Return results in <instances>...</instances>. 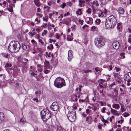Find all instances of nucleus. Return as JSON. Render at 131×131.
<instances>
[{"mask_svg": "<svg viewBox=\"0 0 131 131\" xmlns=\"http://www.w3.org/2000/svg\"><path fill=\"white\" fill-rule=\"evenodd\" d=\"M20 45L19 42L16 41H12L9 44L8 49L11 52L14 53L18 52L20 49Z\"/></svg>", "mask_w": 131, "mask_h": 131, "instance_id": "nucleus-1", "label": "nucleus"}, {"mask_svg": "<svg viewBox=\"0 0 131 131\" xmlns=\"http://www.w3.org/2000/svg\"><path fill=\"white\" fill-rule=\"evenodd\" d=\"M41 117L43 121L46 122L50 118L51 114L49 112L48 110L44 109L41 111L40 113Z\"/></svg>", "mask_w": 131, "mask_h": 131, "instance_id": "nucleus-2", "label": "nucleus"}, {"mask_svg": "<svg viewBox=\"0 0 131 131\" xmlns=\"http://www.w3.org/2000/svg\"><path fill=\"white\" fill-rule=\"evenodd\" d=\"M54 85L58 88H60L65 86V82L64 80L60 77H58L55 80Z\"/></svg>", "mask_w": 131, "mask_h": 131, "instance_id": "nucleus-3", "label": "nucleus"}, {"mask_svg": "<svg viewBox=\"0 0 131 131\" xmlns=\"http://www.w3.org/2000/svg\"><path fill=\"white\" fill-rule=\"evenodd\" d=\"M76 112L74 110L72 109L71 111H69L67 115L68 119L71 122H74L76 119Z\"/></svg>", "mask_w": 131, "mask_h": 131, "instance_id": "nucleus-4", "label": "nucleus"}, {"mask_svg": "<svg viewBox=\"0 0 131 131\" xmlns=\"http://www.w3.org/2000/svg\"><path fill=\"white\" fill-rule=\"evenodd\" d=\"M94 42L96 46L98 48H100L105 45L104 39L101 37L96 39Z\"/></svg>", "mask_w": 131, "mask_h": 131, "instance_id": "nucleus-5", "label": "nucleus"}, {"mask_svg": "<svg viewBox=\"0 0 131 131\" xmlns=\"http://www.w3.org/2000/svg\"><path fill=\"white\" fill-rule=\"evenodd\" d=\"M108 20L110 23L112 24L113 27L115 26L116 24L117 20L116 18L113 15H111L108 18Z\"/></svg>", "mask_w": 131, "mask_h": 131, "instance_id": "nucleus-6", "label": "nucleus"}, {"mask_svg": "<svg viewBox=\"0 0 131 131\" xmlns=\"http://www.w3.org/2000/svg\"><path fill=\"white\" fill-rule=\"evenodd\" d=\"M50 108L51 109L54 111H58L59 108L58 104L56 102L53 103L50 106Z\"/></svg>", "mask_w": 131, "mask_h": 131, "instance_id": "nucleus-7", "label": "nucleus"}, {"mask_svg": "<svg viewBox=\"0 0 131 131\" xmlns=\"http://www.w3.org/2000/svg\"><path fill=\"white\" fill-rule=\"evenodd\" d=\"M113 48L115 49H118L119 46V42L117 41H115L112 43Z\"/></svg>", "mask_w": 131, "mask_h": 131, "instance_id": "nucleus-8", "label": "nucleus"}, {"mask_svg": "<svg viewBox=\"0 0 131 131\" xmlns=\"http://www.w3.org/2000/svg\"><path fill=\"white\" fill-rule=\"evenodd\" d=\"M72 51L71 50H69L68 51V58L69 61L71 60V58L72 57Z\"/></svg>", "mask_w": 131, "mask_h": 131, "instance_id": "nucleus-9", "label": "nucleus"}, {"mask_svg": "<svg viewBox=\"0 0 131 131\" xmlns=\"http://www.w3.org/2000/svg\"><path fill=\"white\" fill-rule=\"evenodd\" d=\"M109 23V22L108 21V20H106L105 23V25L106 27L107 28H110L113 27V25H112V24L110 23L109 24L108 23Z\"/></svg>", "mask_w": 131, "mask_h": 131, "instance_id": "nucleus-10", "label": "nucleus"}, {"mask_svg": "<svg viewBox=\"0 0 131 131\" xmlns=\"http://www.w3.org/2000/svg\"><path fill=\"white\" fill-rule=\"evenodd\" d=\"M118 13L121 14H123L124 13V10L122 8H119L118 9Z\"/></svg>", "mask_w": 131, "mask_h": 131, "instance_id": "nucleus-11", "label": "nucleus"}, {"mask_svg": "<svg viewBox=\"0 0 131 131\" xmlns=\"http://www.w3.org/2000/svg\"><path fill=\"white\" fill-rule=\"evenodd\" d=\"M34 2L35 3L36 6L39 7H40V3L39 2H37V0H34Z\"/></svg>", "mask_w": 131, "mask_h": 131, "instance_id": "nucleus-12", "label": "nucleus"}, {"mask_svg": "<svg viewBox=\"0 0 131 131\" xmlns=\"http://www.w3.org/2000/svg\"><path fill=\"white\" fill-rule=\"evenodd\" d=\"M38 52L39 53L38 54L39 56L41 58L42 56V51L41 50V49H38Z\"/></svg>", "mask_w": 131, "mask_h": 131, "instance_id": "nucleus-13", "label": "nucleus"}, {"mask_svg": "<svg viewBox=\"0 0 131 131\" xmlns=\"http://www.w3.org/2000/svg\"><path fill=\"white\" fill-rule=\"evenodd\" d=\"M25 122V120L24 118H21L19 121V123L21 124H24Z\"/></svg>", "mask_w": 131, "mask_h": 131, "instance_id": "nucleus-14", "label": "nucleus"}, {"mask_svg": "<svg viewBox=\"0 0 131 131\" xmlns=\"http://www.w3.org/2000/svg\"><path fill=\"white\" fill-rule=\"evenodd\" d=\"M4 114L2 112H0V120L2 121L4 119Z\"/></svg>", "mask_w": 131, "mask_h": 131, "instance_id": "nucleus-15", "label": "nucleus"}, {"mask_svg": "<svg viewBox=\"0 0 131 131\" xmlns=\"http://www.w3.org/2000/svg\"><path fill=\"white\" fill-rule=\"evenodd\" d=\"M113 107L114 108L118 109L119 108V106L118 104H115L113 105Z\"/></svg>", "mask_w": 131, "mask_h": 131, "instance_id": "nucleus-16", "label": "nucleus"}, {"mask_svg": "<svg viewBox=\"0 0 131 131\" xmlns=\"http://www.w3.org/2000/svg\"><path fill=\"white\" fill-rule=\"evenodd\" d=\"M82 72L83 73H87L89 72H91V70H86L84 69L82 70Z\"/></svg>", "mask_w": 131, "mask_h": 131, "instance_id": "nucleus-17", "label": "nucleus"}, {"mask_svg": "<svg viewBox=\"0 0 131 131\" xmlns=\"http://www.w3.org/2000/svg\"><path fill=\"white\" fill-rule=\"evenodd\" d=\"M113 75L116 78L119 79V75L118 73H113Z\"/></svg>", "mask_w": 131, "mask_h": 131, "instance_id": "nucleus-18", "label": "nucleus"}, {"mask_svg": "<svg viewBox=\"0 0 131 131\" xmlns=\"http://www.w3.org/2000/svg\"><path fill=\"white\" fill-rule=\"evenodd\" d=\"M8 10L10 12H12L13 11V7L12 6H9L8 8H7Z\"/></svg>", "mask_w": 131, "mask_h": 131, "instance_id": "nucleus-19", "label": "nucleus"}, {"mask_svg": "<svg viewBox=\"0 0 131 131\" xmlns=\"http://www.w3.org/2000/svg\"><path fill=\"white\" fill-rule=\"evenodd\" d=\"M2 55L3 57L6 58H8L9 57V56L8 54L3 53H2Z\"/></svg>", "mask_w": 131, "mask_h": 131, "instance_id": "nucleus-20", "label": "nucleus"}, {"mask_svg": "<svg viewBox=\"0 0 131 131\" xmlns=\"http://www.w3.org/2000/svg\"><path fill=\"white\" fill-rule=\"evenodd\" d=\"M129 79H130V78L128 75L127 74L125 75L124 78V79L125 80H126Z\"/></svg>", "mask_w": 131, "mask_h": 131, "instance_id": "nucleus-21", "label": "nucleus"}, {"mask_svg": "<svg viewBox=\"0 0 131 131\" xmlns=\"http://www.w3.org/2000/svg\"><path fill=\"white\" fill-rule=\"evenodd\" d=\"M128 41L129 43H131V34L129 35Z\"/></svg>", "mask_w": 131, "mask_h": 131, "instance_id": "nucleus-22", "label": "nucleus"}, {"mask_svg": "<svg viewBox=\"0 0 131 131\" xmlns=\"http://www.w3.org/2000/svg\"><path fill=\"white\" fill-rule=\"evenodd\" d=\"M93 4L95 5L97 7H98L99 6V4L97 3V1H93Z\"/></svg>", "mask_w": 131, "mask_h": 131, "instance_id": "nucleus-23", "label": "nucleus"}, {"mask_svg": "<svg viewBox=\"0 0 131 131\" xmlns=\"http://www.w3.org/2000/svg\"><path fill=\"white\" fill-rule=\"evenodd\" d=\"M22 48L24 49H26L27 48V46L24 43H23L22 44Z\"/></svg>", "mask_w": 131, "mask_h": 131, "instance_id": "nucleus-24", "label": "nucleus"}, {"mask_svg": "<svg viewBox=\"0 0 131 131\" xmlns=\"http://www.w3.org/2000/svg\"><path fill=\"white\" fill-rule=\"evenodd\" d=\"M86 12L88 14H90L91 12V9L90 8H89L86 11Z\"/></svg>", "mask_w": 131, "mask_h": 131, "instance_id": "nucleus-25", "label": "nucleus"}, {"mask_svg": "<svg viewBox=\"0 0 131 131\" xmlns=\"http://www.w3.org/2000/svg\"><path fill=\"white\" fill-rule=\"evenodd\" d=\"M46 57H50V54L51 53L50 52L48 53V52H46Z\"/></svg>", "mask_w": 131, "mask_h": 131, "instance_id": "nucleus-26", "label": "nucleus"}, {"mask_svg": "<svg viewBox=\"0 0 131 131\" xmlns=\"http://www.w3.org/2000/svg\"><path fill=\"white\" fill-rule=\"evenodd\" d=\"M47 32V31L46 30H44L43 32H42V35L43 36L45 35L46 34V33Z\"/></svg>", "mask_w": 131, "mask_h": 131, "instance_id": "nucleus-27", "label": "nucleus"}, {"mask_svg": "<svg viewBox=\"0 0 131 131\" xmlns=\"http://www.w3.org/2000/svg\"><path fill=\"white\" fill-rule=\"evenodd\" d=\"M12 65L10 63H7L6 64L5 67H7L9 68L11 67Z\"/></svg>", "mask_w": 131, "mask_h": 131, "instance_id": "nucleus-28", "label": "nucleus"}, {"mask_svg": "<svg viewBox=\"0 0 131 131\" xmlns=\"http://www.w3.org/2000/svg\"><path fill=\"white\" fill-rule=\"evenodd\" d=\"M125 54V53H124V52H122V53H121V54H120V56H121V57H123V59H124L125 58V56L124 55Z\"/></svg>", "mask_w": 131, "mask_h": 131, "instance_id": "nucleus-29", "label": "nucleus"}, {"mask_svg": "<svg viewBox=\"0 0 131 131\" xmlns=\"http://www.w3.org/2000/svg\"><path fill=\"white\" fill-rule=\"evenodd\" d=\"M92 118L90 116V117H86V121H88L89 120H91V119Z\"/></svg>", "mask_w": 131, "mask_h": 131, "instance_id": "nucleus-30", "label": "nucleus"}, {"mask_svg": "<svg viewBox=\"0 0 131 131\" xmlns=\"http://www.w3.org/2000/svg\"><path fill=\"white\" fill-rule=\"evenodd\" d=\"M111 111L113 113H116V111L115 110L113 109L112 108H111Z\"/></svg>", "mask_w": 131, "mask_h": 131, "instance_id": "nucleus-31", "label": "nucleus"}, {"mask_svg": "<svg viewBox=\"0 0 131 131\" xmlns=\"http://www.w3.org/2000/svg\"><path fill=\"white\" fill-rule=\"evenodd\" d=\"M57 131H63L61 127H58L57 128Z\"/></svg>", "mask_w": 131, "mask_h": 131, "instance_id": "nucleus-32", "label": "nucleus"}, {"mask_svg": "<svg viewBox=\"0 0 131 131\" xmlns=\"http://www.w3.org/2000/svg\"><path fill=\"white\" fill-rule=\"evenodd\" d=\"M124 116L125 117H127L129 115V113H126V112L124 113Z\"/></svg>", "mask_w": 131, "mask_h": 131, "instance_id": "nucleus-33", "label": "nucleus"}, {"mask_svg": "<svg viewBox=\"0 0 131 131\" xmlns=\"http://www.w3.org/2000/svg\"><path fill=\"white\" fill-rule=\"evenodd\" d=\"M30 74L32 75V76L35 77H36V76L37 75V74L34 73V72H31V73Z\"/></svg>", "mask_w": 131, "mask_h": 131, "instance_id": "nucleus-34", "label": "nucleus"}, {"mask_svg": "<svg viewBox=\"0 0 131 131\" xmlns=\"http://www.w3.org/2000/svg\"><path fill=\"white\" fill-rule=\"evenodd\" d=\"M76 26L75 25H74L73 26H72L71 27V28L73 30H75L76 29Z\"/></svg>", "mask_w": 131, "mask_h": 131, "instance_id": "nucleus-35", "label": "nucleus"}, {"mask_svg": "<svg viewBox=\"0 0 131 131\" xmlns=\"http://www.w3.org/2000/svg\"><path fill=\"white\" fill-rule=\"evenodd\" d=\"M72 4V3L71 2H69L67 3V5L69 6H71Z\"/></svg>", "mask_w": 131, "mask_h": 131, "instance_id": "nucleus-36", "label": "nucleus"}, {"mask_svg": "<svg viewBox=\"0 0 131 131\" xmlns=\"http://www.w3.org/2000/svg\"><path fill=\"white\" fill-rule=\"evenodd\" d=\"M36 15L40 17H42V14L39 13H36Z\"/></svg>", "mask_w": 131, "mask_h": 131, "instance_id": "nucleus-37", "label": "nucleus"}, {"mask_svg": "<svg viewBox=\"0 0 131 131\" xmlns=\"http://www.w3.org/2000/svg\"><path fill=\"white\" fill-rule=\"evenodd\" d=\"M88 97V96H87V97L86 98V99L84 100H81L82 101V102H83L84 101H85L86 102H87L88 101V99L87 98Z\"/></svg>", "mask_w": 131, "mask_h": 131, "instance_id": "nucleus-38", "label": "nucleus"}, {"mask_svg": "<svg viewBox=\"0 0 131 131\" xmlns=\"http://www.w3.org/2000/svg\"><path fill=\"white\" fill-rule=\"evenodd\" d=\"M98 103H100L101 104V106L105 105H104L103 102L101 101H98Z\"/></svg>", "mask_w": 131, "mask_h": 131, "instance_id": "nucleus-39", "label": "nucleus"}, {"mask_svg": "<svg viewBox=\"0 0 131 131\" xmlns=\"http://www.w3.org/2000/svg\"><path fill=\"white\" fill-rule=\"evenodd\" d=\"M106 110V108L105 107H103L101 110V111L103 113L105 112V110Z\"/></svg>", "mask_w": 131, "mask_h": 131, "instance_id": "nucleus-40", "label": "nucleus"}, {"mask_svg": "<svg viewBox=\"0 0 131 131\" xmlns=\"http://www.w3.org/2000/svg\"><path fill=\"white\" fill-rule=\"evenodd\" d=\"M44 63L47 66H48L49 63V62L45 60V61L44 62Z\"/></svg>", "mask_w": 131, "mask_h": 131, "instance_id": "nucleus-41", "label": "nucleus"}, {"mask_svg": "<svg viewBox=\"0 0 131 131\" xmlns=\"http://www.w3.org/2000/svg\"><path fill=\"white\" fill-rule=\"evenodd\" d=\"M115 69L116 70V71L117 72H118V71L120 70V68H118L117 67H115Z\"/></svg>", "mask_w": 131, "mask_h": 131, "instance_id": "nucleus-42", "label": "nucleus"}, {"mask_svg": "<svg viewBox=\"0 0 131 131\" xmlns=\"http://www.w3.org/2000/svg\"><path fill=\"white\" fill-rule=\"evenodd\" d=\"M86 113L87 114H89L90 113V110L88 109H87L86 110Z\"/></svg>", "mask_w": 131, "mask_h": 131, "instance_id": "nucleus-43", "label": "nucleus"}, {"mask_svg": "<svg viewBox=\"0 0 131 131\" xmlns=\"http://www.w3.org/2000/svg\"><path fill=\"white\" fill-rule=\"evenodd\" d=\"M101 20L100 19H97L95 21L96 23H99L100 22Z\"/></svg>", "mask_w": 131, "mask_h": 131, "instance_id": "nucleus-44", "label": "nucleus"}, {"mask_svg": "<svg viewBox=\"0 0 131 131\" xmlns=\"http://www.w3.org/2000/svg\"><path fill=\"white\" fill-rule=\"evenodd\" d=\"M38 41H39V42L41 43V44L42 45H43L44 44L43 42V41H42V40L41 39H39Z\"/></svg>", "mask_w": 131, "mask_h": 131, "instance_id": "nucleus-45", "label": "nucleus"}, {"mask_svg": "<svg viewBox=\"0 0 131 131\" xmlns=\"http://www.w3.org/2000/svg\"><path fill=\"white\" fill-rule=\"evenodd\" d=\"M48 18L46 17L45 18L44 17H43V20L46 21H47L48 20Z\"/></svg>", "mask_w": 131, "mask_h": 131, "instance_id": "nucleus-46", "label": "nucleus"}, {"mask_svg": "<svg viewBox=\"0 0 131 131\" xmlns=\"http://www.w3.org/2000/svg\"><path fill=\"white\" fill-rule=\"evenodd\" d=\"M41 10V9H40L39 8H37V12H40Z\"/></svg>", "mask_w": 131, "mask_h": 131, "instance_id": "nucleus-47", "label": "nucleus"}, {"mask_svg": "<svg viewBox=\"0 0 131 131\" xmlns=\"http://www.w3.org/2000/svg\"><path fill=\"white\" fill-rule=\"evenodd\" d=\"M67 39L68 41H71L72 40L73 38H72V39H71V38H70L68 37H67Z\"/></svg>", "mask_w": 131, "mask_h": 131, "instance_id": "nucleus-48", "label": "nucleus"}, {"mask_svg": "<svg viewBox=\"0 0 131 131\" xmlns=\"http://www.w3.org/2000/svg\"><path fill=\"white\" fill-rule=\"evenodd\" d=\"M69 15H70V13L69 12H68L67 13L65 14H64V16L65 17H66L67 16Z\"/></svg>", "mask_w": 131, "mask_h": 131, "instance_id": "nucleus-49", "label": "nucleus"}, {"mask_svg": "<svg viewBox=\"0 0 131 131\" xmlns=\"http://www.w3.org/2000/svg\"><path fill=\"white\" fill-rule=\"evenodd\" d=\"M82 116L83 117H86V115L84 113H83L82 114Z\"/></svg>", "mask_w": 131, "mask_h": 131, "instance_id": "nucleus-50", "label": "nucleus"}, {"mask_svg": "<svg viewBox=\"0 0 131 131\" xmlns=\"http://www.w3.org/2000/svg\"><path fill=\"white\" fill-rule=\"evenodd\" d=\"M102 121L105 123H106L107 122V121L104 119L103 118H102Z\"/></svg>", "mask_w": 131, "mask_h": 131, "instance_id": "nucleus-51", "label": "nucleus"}, {"mask_svg": "<svg viewBox=\"0 0 131 131\" xmlns=\"http://www.w3.org/2000/svg\"><path fill=\"white\" fill-rule=\"evenodd\" d=\"M66 6V4L65 3H63L62 6V8H63Z\"/></svg>", "mask_w": 131, "mask_h": 131, "instance_id": "nucleus-52", "label": "nucleus"}, {"mask_svg": "<svg viewBox=\"0 0 131 131\" xmlns=\"http://www.w3.org/2000/svg\"><path fill=\"white\" fill-rule=\"evenodd\" d=\"M79 3H84L85 2L84 1L82 0H79Z\"/></svg>", "mask_w": 131, "mask_h": 131, "instance_id": "nucleus-53", "label": "nucleus"}, {"mask_svg": "<svg viewBox=\"0 0 131 131\" xmlns=\"http://www.w3.org/2000/svg\"><path fill=\"white\" fill-rule=\"evenodd\" d=\"M51 2L50 1H49L48 2V4L49 6H51Z\"/></svg>", "mask_w": 131, "mask_h": 131, "instance_id": "nucleus-54", "label": "nucleus"}, {"mask_svg": "<svg viewBox=\"0 0 131 131\" xmlns=\"http://www.w3.org/2000/svg\"><path fill=\"white\" fill-rule=\"evenodd\" d=\"M115 83L114 82L112 84H110V86L111 87H112L113 85H115Z\"/></svg>", "mask_w": 131, "mask_h": 131, "instance_id": "nucleus-55", "label": "nucleus"}, {"mask_svg": "<svg viewBox=\"0 0 131 131\" xmlns=\"http://www.w3.org/2000/svg\"><path fill=\"white\" fill-rule=\"evenodd\" d=\"M95 70L96 72H98L99 71V68L98 67H96L95 68Z\"/></svg>", "mask_w": 131, "mask_h": 131, "instance_id": "nucleus-56", "label": "nucleus"}, {"mask_svg": "<svg viewBox=\"0 0 131 131\" xmlns=\"http://www.w3.org/2000/svg\"><path fill=\"white\" fill-rule=\"evenodd\" d=\"M80 21H81L80 24L81 25H82L83 24V20H79V21L80 22Z\"/></svg>", "mask_w": 131, "mask_h": 131, "instance_id": "nucleus-57", "label": "nucleus"}, {"mask_svg": "<svg viewBox=\"0 0 131 131\" xmlns=\"http://www.w3.org/2000/svg\"><path fill=\"white\" fill-rule=\"evenodd\" d=\"M76 13L77 14H78L79 15H80L82 14V12H80L79 13V12L78 11H77L76 12Z\"/></svg>", "mask_w": 131, "mask_h": 131, "instance_id": "nucleus-58", "label": "nucleus"}, {"mask_svg": "<svg viewBox=\"0 0 131 131\" xmlns=\"http://www.w3.org/2000/svg\"><path fill=\"white\" fill-rule=\"evenodd\" d=\"M96 28V27L95 26H93L92 27L91 29H92L93 30V31H94L93 29H95Z\"/></svg>", "mask_w": 131, "mask_h": 131, "instance_id": "nucleus-59", "label": "nucleus"}, {"mask_svg": "<svg viewBox=\"0 0 131 131\" xmlns=\"http://www.w3.org/2000/svg\"><path fill=\"white\" fill-rule=\"evenodd\" d=\"M102 84V82H100V83L99 84V85H100V87L101 88H102L103 87V86L101 85V84Z\"/></svg>", "mask_w": 131, "mask_h": 131, "instance_id": "nucleus-60", "label": "nucleus"}, {"mask_svg": "<svg viewBox=\"0 0 131 131\" xmlns=\"http://www.w3.org/2000/svg\"><path fill=\"white\" fill-rule=\"evenodd\" d=\"M36 33L35 32H33L31 34V37L33 36L34 35H36Z\"/></svg>", "mask_w": 131, "mask_h": 131, "instance_id": "nucleus-61", "label": "nucleus"}, {"mask_svg": "<svg viewBox=\"0 0 131 131\" xmlns=\"http://www.w3.org/2000/svg\"><path fill=\"white\" fill-rule=\"evenodd\" d=\"M55 13V12H53V13H50L49 14V15L50 17L53 15V14H54Z\"/></svg>", "mask_w": 131, "mask_h": 131, "instance_id": "nucleus-62", "label": "nucleus"}, {"mask_svg": "<svg viewBox=\"0 0 131 131\" xmlns=\"http://www.w3.org/2000/svg\"><path fill=\"white\" fill-rule=\"evenodd\" d=\"M115 131H122L121 129L120 128H118Z\"/></svg>", "mask_w": 131, "mask_h": 131, "instance_id": "nucleus-63", "label": "nucleus"}, {"mask_svg": "<svg viewBox=\"0 0 131 131\" xmlns=\"http://www.w3.org/2000/svg\"><path fill=\"white\" fill-rule=\"evenodd\" d=\"M56 38L57 39H59L60 38L59 36L57 34L56 35Z\"/></svg>", "mask_w": 131, "mask_h": 131, "instance_id": "nucleus-64", "label": "nucleus"}]
</instances>
